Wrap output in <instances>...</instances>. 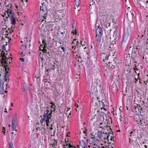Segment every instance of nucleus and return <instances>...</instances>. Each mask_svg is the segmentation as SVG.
<instances>
[{"label":"nucleus","instance_id":"0eeeda50","mask_svg":"<svg viewBox=\"0 0 148 148\" xmlns=\"http://www.w3.org/2000/svg\"><path fill=\"white\" fill-rule=\"evenodd\" d=\"M130 33L127 31H126L124 33V36L123 40L125 41L127 40L129 38Z\"/></svg>","mask_w":148,"mask_h":148},{"label":"nucleus","instance_id":"1a4fd4ad","mask_svg":"<svg viewBox=\"0 0 148 148\" xmlns=\"http://www.w3.org/2000/svg\"><path fill=\"white\" fill-rule=\"evenodd\" d=\"M25 45H22V46L23 47L24 45L26 49L27 48L28 46H29V47H30V46L31 45L30 44V40H29V42L28 40V39L26 38V39L25 40Z\"/></svg>","mask_w":148,"mask_h":148},{"label":"nucleus","instance_id":"864d4df0","mask_svg":"<svg viewBox=\"0 0 148 148\" xmlns=\"http://www.w3.org/2000/svg\"><path fill=\"white\" fill-rule=\"evenodd\" d=\"M7 38H8V39H9V40H8V43H9V42H10V39L9 38V37H7Z\"/></svg>","mask_w":148,"mask_h":148},{"label":"nucleus","instance_id":"ddd939ff","mask_svg":"<svg viewBox=\"0 0 148 148\" xmlns=\"http://www.w3.org/2000/svg\"><path fill=\"white\" fill-rule=\"evenodd\" d=\"M102 132L100 131H98L97 133V136L99 140L101 139L102 136Z\"/></svg>","mask_w":148,"mask_h":148},{"label":"nucleus","instance_id":"7ed1b4c3","mask_svg":"<svg viewBox=\"0 0 148 148\" xmlns=\"http://www.w3.org/2000/svg\"><path fill=\"white\" fill-rule=\"evenodd\" d=\"M96 36L97 38V45H98L100 44L101 40V37L102 34V28L98 27L96 29Z\"/></svg>","mask_w":148,"mask_h":148},{"label":"nucleus","instance_id":"bf43d9fd","mask_svg":"<svg viewBox=\"0 0 148 148\" xmlns=\"http://www.w3.org/2000/svg\"><path fill=\"white\" fill-rule=\"evenodd\" d=\"M55 145L54 144H53L52 145V147H54V146Z\"/></svg>","mask_w":148,"mask_h":148},{"label":"nucleus","instance_id":"f3484780","mask_svg":"<svg viewBox=\"0 0 148 148\" xmlns=\"http://www.w3.org/2000/svg\"><path fill=\"white\" fill-rule=\"evenodd\" d=\"M66 147L67 148H76L75 147L71 145V144L69 143L66 144Z\"/></svg>","mask_w":148,"mask_h":148},{"label":"nucleus","instance_id":"69168bd1","mask_svg":"<svg viewBox=\"0 0 148 148\" xmlns=\"http://www.w3.org/2000/svg\"><path fill=\"white\" fill-rule=\"evenodd\" d=\"M16 131H17L16 130H15V132H14V133H15V134H16Z\"/></svg>","mask_w":148,"mask_h":148},{"label":"nucleus","instance_id":"4c0bfd02","mask_svg":"<svg viewBox=\"0 0 148 148\" xmlns=\"http://www.w3.org/2000/svg\"><path fill=\"white\" fill-rule=\"evenodd\" d=\"M114 137H113L112 136H111V137L110 138V140L111 141H114V139H113V138H114Z\"/></svg>","mask_w":148,"mask_h":148},{"label":"nucleus","instance_id":"a19ab883","mask_svg":"<svg viewBox=\"0 0 148 148\" xmlns=\"http://www.w3.org/2000/svg\"><path fill=\"white\" fill-rule=\"evenodd\" d=\"M108 57H109V56H106V58H105V59L106 60L107 59H108Z\"/></svg>","mask_w":148,"mask_h":148},{"label":"nucleus","instance_id":"3c124183","mask_svg":"<svg viewBox=\"0 0 148 148\" xmlns=\"http://www.w3.org/2000/svg\"><path fill=\"white\" fill-rule=\"evenodd\" d=\"M144 146L145 148H147V145H145Z\"/></svg>","mask_w":148,"mask_h":148},{"label":"nucleus","instance_id":"2eb2a0df","mask_svg":"<svg viewBox=\"0 0 148 148\" xmlns=\"http://www.w3.org/2000/svg\"><path fill=\"white\" fill-rule=\"evenodd\" d=\"M137 49L138 48L137 47H136L135 48H133L132 51V55L135 54L137 51Z\"/></svg>","mask_w":148,"mask_h":148},{"label":"nucleus","instance_id":"aec40b11","mask_svg":"<svg viewBox=\"0 0 148 148\" xmlns=\"http://www.w3.org/2000/svg\"><path fill=\"white\" fill-rule=\"evenodd\" d=\"M17 123V120L15 118H13L12 120V124L14 125H16Z\"/></svg>","mask_w":148,"mask_h":148},{"label":"nucleus","instance_id":"e2e57ef3","mask_svg":"<svg viewBox=\"0 0 148 148\" xmlns=\"http://www.w3.org/2000/svg\"><path fill=\"white\" fill-rule=\"evenodd\" d=\"M59 42V43L60 44V45H61V44H62L61 42H60V41L59 42Z\"/></svg>","mask_w":148,"mask_h":148},{"label":"nucleus","instance_id":"f8f14e48","mask_svg":"<svg viewBox=\"0 0 148 148\" xmlns=\"http://www.w3.org/2000/svg\"><path fill=\"white\" fill-rule=\"evenodd\" d=\"M79 143L82 148L86 147V143L83 140H81L79 141Z\"/></svg>","mask_w":148,"mask_h":148},{"label":"nucleus","instance_id":"9d476101","mask_svg":"<svg viewBox=\"0 0 148 148\" xmlns=\"http://www.w3.org/2000/svg\"><path fill=\"white\" fill-rule=\"evenodd\" d=\"M77 43V44H76L75 45V46H74V45H75V42L73 41L71 44V45H73V46H72V49H73V48H75V50L76 49V48H78L79 47L78 44H79V41H77L75 43Z\"/></svg>","mask_w":148,"mask_h":148},{"label":"nucleus","instance_id":"c03bdc74","mask_svg":"<svg viewBox=\"0 0 148 148\" xmlns=\"http://www.w3.org/2000/svg\"><path fill=\"white\" fill-rule=\"evenodd\" d=\"M50 104L53 105V106H55V103L54 102H51Z\"/></svg>","mask_w":148,"mask_h":148},{"label":"nucleus","instance_id":"5fc2aeb1","mask_svg":"<svg viewBox=\"0 0 148 148\" xmlns=\"http://www.w3.org/2000/svg\"><path fill=\"white\" fill-rule=\"evenodd\" d=\"M9 6V4L8 5H7L6 6V7L8 8V7Z\"/></svg>","mask_w":148,"mask_h":148},{"label":"nucleus","instance_id":"f704fd0d","mask_svg":"<svg viewBox=\"0 0 148 148\" xmlns=\"http://www.w3.org/2000/svg\"><path fill=\"white\" fill-rule=\"evenodd\" d=\"M61 48L63 50V52H65V49L64 47H61Z\"/></svg>","mask_w":148,"mask_h":148},{"label":"nucleus","instance_id":"393cba45","mask_svg":"<svg viewBox=\"0 0 148 148\" xmlns=\"http://www.w3.org/2000/svg\"><path fill=\"white\" fill-rule=\"evenodd\" d=\"M117 31L115 30L114 32L113 36L115 37V38L117 36Z\"/></svg>","mask_w":148,"mask_h":148},{"label":"nucleus","instance_id":"b1692460","mask_svg":"<svg viewBox=\"0 0 148 148\" xmlns=\"http://www.w3.org/2000/svg\"><path fill=\"white\" fill-rule=\"evenodd\" d=\"M46 119L45 120V121L46 122V123H48L49 122V119H50V117L49 116H48L46 118Z\"/></svg>","mask_w":148,"mask_h":148},{"label":"nucleus","instance_id":"6e6d98bb","mask_svg":"<svg viewBox=\"0 0 148 148\" xmlns=\"http://www.w3.org/2000/svg\"><path fill=\"white\" fill-rule=\"evenodd\" d=\"M60 33H61V34H64L65 33V32H61Z\"/></svg>","mask_w":148,"mask_h":148},{"label":"nucleus","instance_id":"cd10ccee","mask_svg":"<svg viewBox=\"0 0 148 148\" xmlns=\"http://www.w3.org/2000/svg\"><path fill=\"white\" fill-rule=\"evenodd\" d=\"M9 145V148H13V145L12 143H10Z\"/></svg>","mask_w":148,"mask_h":148},{"label":"nucleus","instance_id":"774afa93","mask_svg":"<svg viewBox=\"0 0 148 148\" xmlns=\"http://www.w3.org/2000/svg\"><path fill=\"white\" fill-rule=\"evenodd\" d=\"M146 3H148V1H146Z\"/></svg>","mask_w":148,"mask_h":148},{"label":"nucleus","instance_id":"a211bd4d","mask_svg":"<svg viewBox=\"0 0 148 148\" xmlns=\"http://www.w3.org/2000/svg\"><path fill=\"white\" fill-rule=\"evenodd\" d=\"M46 39L43 40L42 41V43L43 44V47L44 48H46L47 46V44L46 42Z\"/></svg>","mask_w":148,"mask_h":148},{"label":"nucleus","instance_id":"473e14b6","mask_svg":"<svg viewBox=\"0 0 148 148\" xmlns=\"http://www.w3.org/2000/svg\"><path fill=\"white\" fill-rule=\"evenodd\" d=\"M28 89V88H27V87H24V88L23 89V91H26V90Z\"/></svg>","mask_w":148,"mask_h":148},{"label":"nucleus","instance_id":"72a5a7b5","mask_svg":"<svg viewBox=\"0 0 148 148\" xmlns=\"http://www.w3.org/2000/svg\"><path fill=\"white\" fill-rule=\"evenodd\" d=\"M101 102L102 103V105L103 108L105 110V109L104 108V107L105 106V105L104 104V102L102 101H101Z\"/></svg>","mask_w":148,"mask_h":148},{"label":"nucleus","instance_id":"8fccbe9b","mask_svg":"<svg viewBox=\"0 0 148 148\" xmlns=\"http://www.w3.org/2000/svg\"><path fill=\"white\" fill-rule=\"evenodd\" d=\"M37 130H40V127H37L36 128Z\"/></svg>","mask_w":148,"mask_h":148},{"label":"nucleus","instance_id":"423d86ee","mask_svg":"<svg viewBox=\"0 0 148 148\" xmlns=\"http://www.w3.org/2000/svg\"><path fill=\"white\" fill-rule=\"evenodd\" d=\"M89 143L90 144H91L92 145V148H101L99 147L95 143V142L93 140L92 141L89 140ZM101 148H107L104 147H102Z\"/></svg>","mask_w":148,"mask_h":148},{"label":"nucleus","instance_id":"c85d7f7f","mask_svg":"<svg viewBox=\"0 0 148 148\" xmlns=\"http://www.w3.org/2000/svg\"><path fill=\"white\" fill-rule=\"evenodd\" d=\"M49 115L47 114V113H45L43 115V117L45 119V118Z\"/></svg>","mask_w":148,"mask_h":148},{"label":"nucleus","instance_id":"e433bc0d","mask_svg":"<svg viewBox=\"0 0 148 148\" xmlns=\"http://www.w3.org/2000/svg\"><path fill=\"white\" fill-rule=\"evenodd\" d=\"M55 69V66L53 65L52 66V67L51 68V69L54 70Z\"/></svg>","mask_w":148,"mask_h":148},{"label":"nucleus","instance_id":"de8ad7c7","mask_svg":"<svg viewBox=\"0 0 148 148\" xmlns=\"http://www.w3.org/2000/svg\"><path fill=\"white\" fill-rule=\"evenodd\" d=\"M88 147L89 148L90 147H92V145H91V144H90V145L88 146Z\"/></svg>","mask_w":148,"mask_h":148},{"label":"nucleus","instance_id":"ea45409f","mask_svg":"<svg viewBox=\"0 0 148 148\" xmlns=\"http://www.w3.org/2000/svg\"><path fill=\"white\" fill-rule=\"evenodd\" d=\"M134 134V133L132 131V132H131L130 133V136H132V134Z\"/></svg>","mask_w":148,"mask_h":148},{"label":"nucleus","instance_id":"680f3d73","mask_svg":"<svg viewBox=\"0 0 148 148\" xmlns=\"http://www.w3.org/2000/svg\"><path fill=\"white\" fill-rule=\"evenodd\" d=\"M83 133H84V134H85L86 133V131H83Z\"/></svg>","mask_w":148,"mask_h":148},{"label":"nucleus","instance_id":"0e129e2a","mask_svg":"<svg viewBox=\"0 0 148 148\" xmlns=\"http://www.w3.org/2000/svg\"><path fill=\"white\" fill-rule=\"evenodd\" d=\"M139 75L140 74L139 73H138V74H137V75H138V78L139 77Z\"/></svg>","mask_w":148,"mask_h":148},{"label":"nucleus","instance_id":"4d7b16f0","mask_svg":"<svg viewBox=\"0 0 148 148\" xmlns=\"http://www.w3.org/2000/svg\"><path fill=\"white\" fill-rule=\"evenodd\" d=\"M54 108V110H53V111L54 112H55V111L56 110V109L55 108Z\"/></svg>","mask_w":148,"mask_h":148},{"label":"nucleus","instance_id":"2f4dec72","mask_svg":"<svg viewBox=\"0 0 148 148\" xmlns=\"http://www.w3.org/2000/svg\"><path fill=\"white\" fill-rule=\"evenodd\" d=\"M46 48H44L43 47V51L44 52H45V53H47V50L46 49H45Z\"/></svg>","mask_w":148,"mask_h":148},{"label":"nucleus","instance_id":"bb28decb","mask_svg":"<svg viewBox=\"0 0 148 148\" xmlns=\"http://www.w3.org/2000/svg\"><path fill=\"white\" fill-rule=\"evenodd\" d=\"M11 12H12L11 10H10L9 9H7V10L6 11V13L7 14Z\"/></svg>","mask_w":148,"mask_h":148},{"label":"nucleus","instance_id":"603ef678","mask_svg":"<svg viewBox=\"0 0 148 148\" xmlns=\"http://www.w3.org/2000/svg\"><path fill=\"white\" fill-rule=\"evenodd\" d=\"M102 124V123H100V127H102L101 126V125Z\"/></svg>","mask_w":148,"mask_h":148},{"label":"nucleus","instance_id":"dca6fc26","mask_svg":"<svg viewBox=\"0 0 148 148\" xmlns=\"http://www.w3.org/2000/svg\"><path fill=\"white\" fill-rule=\"evenodd\" d=\"M10 19L11 21L12 24L14 25L16 23V20L14 17L11 18H10Z\"/></svg>","mask_w":148,"mask_h":148},{"label":"nucleus","instance_id":"20e7f679","mask_svg":"<svg viewBox=\"0 0 148 148\" xmlns=\"http://www.w3.org/2000/svg\"><path fill=\"white\" fill-rule=\"evenodd\" d=\"M42 6H40V13H41V15L43 16L45 19H46V17L47 16V10L46 5H43L41 4Z\"/></svg>","mask_w":148,"mask_h":148},{"label":"nucleus","instance_id":"6ab92c4d","mask_svg":"<svg viewBox=\"0 0 148 148\" xmlns=\"http://www.w3.org/2000/svg\"><path fill=\"white\" fill-rule=\"evenodd\" d=\"M16 125H14L13 124H12L11 129L12 131H14L15 130L16 128Z\"/></svg>","mask_w":148,"mask_h":148},{"label":"nucleus","instance_id":"6e6552de","mask_svg":"<svg viewBox=\"0 0 148 148\" xmlns=\"http://www.w3.org/2000/svg\"><path fill=\"white\" fill-rule=\"evenodd\" d=\"M14 27H13L12 26H11L10 28H8V30H6L5 32L6 33H8V34H5V35L6 36H5V37H7L6 35L8 36L9 33H12V32L14 31Z\"/></svg>","mask_w":148,"mask_h":148},{"label":"nucleus","instance_id":"338daca9","mask_svg":"<svg viewBox=\"0 0 148 148\" xmlns=\"http://www.w3.org/2000/svg\"><path fill=\"white\" fill-rule=\"evenodd\" d=\"M83 148H87V146H86V147H83Z\"/></svg>","mask_w":148,"mask_h":148},{"label":"nucleus","instance_id":"37998d69","mask_svg":"<svg viewBox=\"0 0 148 148\" xmlns=\"http://www.w3.org/2000/svg\"><path fill=\"white\" fill-rule=\"evenodd\" d=\"M75 106L76 107L78 108L79 106L77 104H76V103L75 104Z\"/></svg>","mask_w":148,"mask_h":148},{"label":"nucleus","instance_id":"f03ea898","mask_svg":"<svg viewBox=\"0 0 148 148\" xmlns=\"http://www.w3.org/2000/svg\"><path fill=\"white\" fill-rule=\"evenodd\" d=\"M88 88L89 92L92 94H95L96 93L97 90L96 87L97 86V82H92L88 83Z\"/></svg>","mask_w":148,"mask_h":148},{"label":"nucleus","instance_id":"09e8293b","mask_svg":"<svg viewBox=\"0 0 148 148\" xmlns=\"http://www.w3.org/2000/svg\"><path fill=\"white\" fill-rule=\"evenodd\" d=\"M56 130H54L53 132V136H55V133Z\"/></svg>","mask_w":148,"mask_h":148},{"label":"nucleus","instance_id":"c756f323","mask_svg":"<svg viewBox=\"0 0 148 148\" xmlns=\"http://www.w3.org/2000/svg\"><path fill=\"white\" fill-rule=\"evenodd\" d=\"M45 119L44 118L42 119H41L40 120V122L41 123H42L43 122V121H45Z\"/></svg>","mask_w":148,"mask_h":148},{"label":"nucleus","instance_id":"052dcab7","mask_svg":"<svg viewBox=\"0 0 148 148\" xmlns=\"http://www.w3.org/2000/svg\"><path fill=\"white\" fill-rule=\"evenodd\" d=\"M144 36V35H141V37L142 38H143Z\"/></svg>","mask_w":148,"mask_h":148},{"label":"nucleus","instance_id":"9b49d317","mask_svg":"<svg viewBox=\"0 0 148 148\" xmlns=\"http://www.w3.org/2000/svg\"><path fill=\"white\" fill-rule=\"evenodd\" d=\"M110 126H106V128L107 129H109L110 130V132H109L108 133V135L107 136V139H108L109 138V136L110 135V134H112V135L113 134V132H112V129L110 128Z\"/></svg>","mask_w":148,"mask_h":148},{"label":"nucleus","instance_id":"a18cd8bd","mask_svg":"<svg viewBox=\"0 0 148 148\" xmlns=\"http://www.w3.org/2000/svg\"><path fill=\"white\" fill-rule=\"evenodd\" d=\"M135 79L136 80V81L135 82L136 83H137V82H138V79H136V78H135Z\"/></svg>","mask_w":148,"mask_h":148},{"label":"nucleus","instance_id":"f257e3e1","mask_svg":"<svg viewBox=\"0 0 148 148\" xmlns=\"http://www.w3.org/2000/svg\"><path fill=\"white\" fill-rule=\"evenodd\" d=\"M2 72H0V94H3L5 92V89H6V87L9 82V77L10 75L9 72L6 71L5 73H3Z\"/></svg>","mask_w":148,"mask_h":148},{"label":"nucleus","instance_id":"79ce46f5","mask_svg":"<svg viewBox=\"0 0 148 148\" xmlns=\"http://www.w3.org/2000/svg\"><path fill=\"white\" fill-rule=\"evenodd\" d=\"M111 67L112 68V69H114L115 68V66L112 65V66H111Z\"/></svg>","mask_w":148,"mask_h":148},{"label":"nucleus","instance_id":"39448f33","mask_svg":"<svg viewBox=\"0 0 148 148\" xmlns=\"http://www.w3.org/2000/svg\"><path fill=\"white\" fill-rule=\"evenodd\" d=\"M1 60V63L3 66V70L4 69L5 70L4 73H5L6 71H8V69L6 67L7 66V65H8L7 62L8 60L7 61L5 59H3V58H2V59Z\"/></svg>","mask_w":148,"mask_h":148},{"label":"nucleus","instance_id":"5701e85b","mask_svg":"<svg viewBox=\"0 0 148 148\" xmlns=\"http://www.w3.org/2000/svg\"><path fill=\"white\" fill-rule=\"evenodd\" d=\"M75 4L76 6L78 7L79 6V0H75Z\"/></svg>","mask_w":148,"mask_h":148},{"label":"nucleus","instance_id":"a878e982","mask_svg":"<svg viewBox=\"0 0 148 148\" xmlns=\"http://www.w3.org/2000/svg\"><path fill=\"white\" fill-rule=\"evenodd\" d=\"M136 121L138 123V124L140 125H143V123L142 122V121L140 120L139 121Z\"/></svg>","mask_w":148,"mask_h":148},{"label":"nucleus","instance_id":"58836bf2","mask_svg":"<svg viewBox=\"0 0 148 148\" xmlns=\"http://www.w3.org/2000/svg\"><path fill=\"white\" fill-rule=\"evenodd\" d=\"M73 49H74V50H73L72 51V52L73 53H76V51L77 50V49H76L75 50V48H73Z\"/></svg>","mask_w":148,"mask_h":148},{"label":"nucleus","instance_id":"4be33fe9","mask_svg":"<svg viewBox=\"0 0 148 148\" xmlns=\"http://www.w3.org/2000/svg\"><path fill=\"white\" fill-rule=\"evenodd\" d=\"M5 49V45H3L2 46V49L3 51H1V54H2L3 53V54H4L5 52H4V51H5L6 50Z\"/></svg>","mask_w":148,"mask_h":148},{"label":"nucleus","instance_id":"13d9d810","mask_svg":"<svg viewBox=\"0 0 148 148\" xmlns=\"http://www.w3.org/2000/svg\"><path fill=\"white\" fill-rule=\"evenodd\" d=\"M92 139H94V140H95V137H92Z\"/></svg>","mask_w":148,"mask_h":148},{"label":"nucleus","instance_id":"7c9ffc66","mask_svg":"<svg viewBox=\"0 0 148 148\" xmlns=\"http://www.w3.org/2000/svg\"><path fill=\"white\" fill-rule=\"evenodd\" d=\"M47 53H48V54H47L46 55V56H47L48 57H50L51 56H50L51 53H49V52H47Z\"/></svg>","mask_w":148,"mask_h":148},{"label":"nucleus","instance_id":"c9c22d12","mask_svg":"<svg viewBox=\"0 0 148 148\" xmlns=\"http://www.w3.org/2000/svg\"><path fill=\"white\" fill-rule=\"evenodd\" d=\"M20 60H21V62H24L25 61L24 58H20Z\"/></svg>","mask_w":148,"mask_h":148},{"label":"nucleus","instance_id":"412c9836","mask_svg":"<svg viewBox=\"0 0 148 148\" xmlns=\"http://www.w3.org/2000/svg\"><path fill=\"white\" fill-rule=\"evenodd\" d=\"M8 17H9L10 18H11L14 17L13 13L12 12L10 13L9 14H7Z\"/></svg>","mask_w":148,"mask_h":148},{"label":"nucleus","instance_id":"49530a36","mask_svg":"<svg viewBox=\"0 0 148 148\" xmlns=\"http://www.w3.org/2000/svg\"><path fill=\"white\" fill-rule=\"evenodd\" d=\"M46 111L47 112L46 113H47V114H48V113L49 112V111L48 110H47Z\"/></svg>","mask_w":148,"mask_h":148},{"label":"nucleus","instance_id":"4468645a","mask_svg":"<svg viewBox=\"0 0 148 148\" xmlns=\"http://www.w3.org/2000/svg\"><path fill=\"white\" fill-rule=\"evenodd\" d=\"M78 61L79 62H83L84 61V57L82 56H80L79 57H78Z\"/></svg>","mask_w":148,"mask_h":148}]
</instances>
